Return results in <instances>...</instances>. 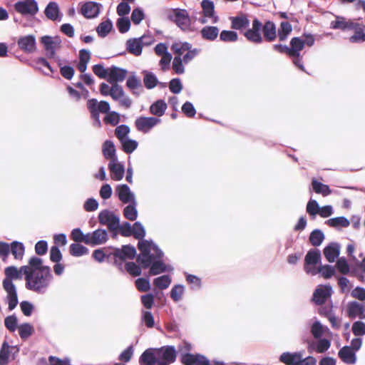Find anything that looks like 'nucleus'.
I'll return each instance as SVG.
<instances>
[{"label": "nucleus", "mask_w": 365, "mask_h": 365, "mask_svg": "<svg viewBox=\"0 0 365 365\" xmlns=\"http://www.w3.org/2000/svg\"><path fill=\"white\" fill-rule=\"evenodd\" d=\"M132 232L134 237L138 240H141L144 239L146 232L145 230V227L142 225L140 222H134L132 228Z\"/></svg>", "instance_id": "obj_55"}, {"label": "nucleus", "mask_w": 365, "mask_h": 365, "mask_svg": "<svg viewBox=\"0 0 365 365\" xmlns=\"http://www.w3.org/2000/svg\"><path fill=\"white\" fill-rule=\"evenodd\" d=\"M108 240L107 231L104 229H98L93 231L91 235L88 234V240H86V245H99L104 244Z\"/></svg>", "instance_id": "obj_25"}, {"label": "nucleus", "mask_w": 365, "mask_h": 365, "mask_svg": "<svg viewBox=\"0 0 365 365\" xmlns=\"http://www.w3.org/2000/svg\"><path fill=\"white\" fill-rule=\"evenodd\" d=\"M10 253L12 254L16 260H22L25 254L24 243L16 240L11 242Z\"/></svg>", "instance_id": "obj_34"}, {"label": "nucleus", "mask_w": 365, "mask_h": 365, "mask_svg": "<svg viewBox=\"0 0 365 365\" xmlns=\"http://www.w3.org/2000/svg\"><path fill=\"white\" fill-rule=\"evenodd\" d=\"M166 18L175 24L182 31H191L192 21L188 11L185 9L171 8L165 10Z\"/></svg>", "instance_id": "obj_4"}, {"label": "nucleus", "mask_w": 365, "mask_h": 365, "mask_svg": "<svg viewBox=\"0 0 365 365\" xmlns=\"http://www.w3.org/2000/svg\"><path fill=\"white\" fill-rule=\"evenodd\" d=\"M9 345L4 341L0 349V365H6L9 363Z\"/></svg>", "instance_id": "obj_60"}, {"label": "nucleus", "mask_w": 365, "mask_h": 365, "mask_svg": "<svg viewBox=\"0 0 365 365\" xmlns=\"http://www.w3.org/2000/svg\"><path fill=\"white\" fill-rule=\"evenodd\" d=\"M5 277L2 281V287L6 292V302L8 303L9 311L14 310L18 303V293L14 280L21 279L18 268L14 265L6 267L4 269Z\"/></svg>", "instance_id": "obj_2"}, {"label": "nucleus", "mask_w": 365, "mask_h": 365, "mask_svg": "<svg viewBox=\"0 0 365 365\" xmlns=\"http://www.w3.org/2000/svg\"><path fill=\"white\" fill-rule=\"evenodd\" d=\"M113 28V22L110 19L101 22L96 30L101 38L106 37Z\"/></svg>", "instance_id": "obj_38"}, {"label": "nucleus", "mask_w": 365, "mask_h": 365, "mask_svg": "<svg viewBox=\"0 0 365 365\" xmlns=\"http://www.w3.org/2000/svg\"><path fill=\"white\" fill-rule=\"evenodd\" d=\"M130 26L131 23L128 17H120L117 19L116 26L121 34H125L128 31Z\"/></svg>", "instance_id": "obj_57"}, {"label": "nucleus", "mask_w": 365, "mask_h": 365, "mask_svg": "<svg viewBox=\"0 0 365 365\" xmlns=\"http://www.w3.org/2000/svg\"><path fill=\"white\" fill-rule=\"evenodd\" d=\"M166 109L167 104L165 101L162 99L157 100L150 106V113L158 117L163 116Z\"/></svg>", "instance_id": "obj_39"}, {"label": "nucleus", "mask_w": 365, "mask_h": 365, "mask_svg": "<svg viewBox=\"0 0 365 365\" xmlns=\"http://www.w3.org/2000/svg\"><path fill=\"white\" fill-rule=\"evenodd\" d=\"M51 269L43 267L41 272L33 273L25 283L26 288L38 294H44L53 281Z\"/></svg>", "instance_id": "obj_3"}, {"label": "nucleus", "mask_w": 365, "mask_h": 365, "mask_svg": "<svg viewBox=\"0 0 365 365\" xmlns=\"http://www.w3.org/2000/svg\"><path fill=\"white\" fill-rule=\"evenodd\" d=\"M88 252L89 250L79 242L72 243L69 246V253L73 257H81Z\"/></svg>", "instance_id": "obj_48"}, {"label": "nucleus", "mask_w": 365, "mask_h": 365, "mask_svg": "<svg viewBox=\"0 0 365 365\" xmlns=\"http://www.w3.org/2000/svg\"><path fill=\"white\" fill-rule=\"evenodd\" d=\"M96 99L91 98L87 101V108L91 113V117L93 120V125L96 127H101V122L100 120V113L95 108L96 105Z\"/></svg>", "instance_id": "obj_37"}, {"label": "nucleus", "mask_w": 365, "mask_h": 365, "mask_svg": "<svg viewBox=\"0 0 365 365\" xmlns=\"http://www.w3.org/2000/svg\"><path fill=\"white\" fill-rule=\"evenodd\" d=\"M28 264L33 273L41 272L43 267L51 268L49 266L43 264V259L36 256H32L29 259Z\"/></svg>", "instance_id": "obj_50"}, {"label": "nucleus", "mask_w": 365, "mask_h": 365, "mask_svg": "<svg viewBox=\"0 0 365 365\" xmlns=\"http://www.w3.org/2000/svg\"><path fill=\"white\" fill-rule=\"evenodd\" d=\"M171 282V277L169 275L164 274L155 278L153 280V284L160 289H165L170 286Z\"/></svg>", "instance_id": "obj_52"}, {"label": "nucleus", "mask_w": 365, "mask_h": 365, "mask_svg": "<svg viewBox=\"0 0 365 365\" xmlns=\"http://www.w3.org/2000/svg\"><path fill=\"white\" fill-rule=\"evenodd\" d=\"M149 274L158 275L165 272H171L174 268L170 265H167L163 259H149Z\"/></svg>", "instance_id": "obj_20"}, {"label": "nucleus", "mask_w": 365, "mask_h": 365, "mask_svg": "<svg viewBox=\"0 0 365 365\" xmlns=\"http://www.w3.org/2000/svg\"><path fill=\"white\" fill-rule=\"evenodd\" d=\"M80 9L78 13L83 15L86 19H94L96 18L102 8V4L93 1L86 2H80L78 4Z\"/></svg>", "instance_id": "obj_10"}, {"label": "nucleus", "mask_w": 365, "mask_h": 365, "mask_svg": "<svg viewBox=\"0 0 365 365\" xmlns=\"http://www.w3.org/2000/svg\"><path fill=\"white\" fill-rule=\"evenodd\" d=\"M46 18L53 21H61L63 14L60 11L59 6L56 1H50L44 9Z\"/></svg>", "instance_id": "obj_23"}, {"label": "nucleus", "mask_w": 365, "mask_h": 365, "mask_svg": "<svg viewBox=\"0 0 365 365\" xmlns=\"http://www.w3.org/2000/svg\"><path fill=\"white\" fill-rule=\"evenodd\" d=\"M137 201H133L128 202V205L125 206L123 209V213L124 217L130 221H134L138 217V210H137Z\"/></svg>", "instance_id": "obj_40"}, {"label": "nucleus", "mask_w": 365, "mask_h": 365, "mask_svg": "<svg viewBox=\"0 0 365 365\" xmlns=\"http://www.w3.org/2000/svg\"><path fill=\"white\" fill-rule=\"evenodd\" d=\"M230 20L231 22V29H232L242 31L249 29L250 21L245 14L241 13L237 16H230Z\"/></svg>", "instance_id": "obj_26"}, {"label": "nucleus", "mask_w": 365, "mask_h": 365, "mask_svg": "<svg viewBox=\"0 0 365 365\" xmlns=\"http://www.w3.org/2000/svg\"><path fill=\"white\" fill-rule=\"evenodd\" d=\"M353 30L355 31L354 34L351 36L349 38V41L351 43H360V42H364L365 41V33L360 27V25L359 24V26L356 27V29H354Z\"/></svg>", "instance_id": "obj_64"}, {"label": "nucleus", "mask_w": 365, "mask_h": 365, "mask_svg": "<svg viewBox=\"0 0 365 365\" xmlns=\"http://www.w3.org/2000/svg\"><path fill=\"white\" fill-rule=\"evenodd\" d=\"M159 123H160V118L140 116L135 120V125L138 131L147 133Z\"/></svg>", "instance_id": "obj_14"}, {"label": "nucleus", "mask_w": 365, "mask_h": 365, "mask_svg": "<svg viewBox=\"0 0 365 365\" xmlns=\"http://www.w3.org/2000/svg\"><path fill=\"white\" fill-rule=\"evenodd\" d=\"M201 6L205 17L213 18L212 22L214 24L218 21V16L214 15L215 5L213 1L210 0H202L201 2Z\"/></svg>", "instance_id": "obj_36"}, {"label": "nucleus", "mask_w": 365, "mask_h": 365, "mask_svg": "<svg viewBox=\"0 0 365 365\" xmlns=\"http://www.w3.org/2000/svg\"><path fill=\"white\" fill-rule=\"evenodd\" d=\"M34 331V327L29 323H24L19 327V334L22 339H26L31 336Z\"/></svg>", "instance_id": "obj_54"}, {"label": "nucleus", "mask_w": 365, "mask_h": 365, "mask_svg": "<svg viewBox=\"0 0 365 365\" xmlns=\"http://www.w3.org/2000/svg\"><path fill=\"white\" fill-rule=\"evenodd\" d=\"M145 38V36H142L139 38H133L128 39L125 43L126 51L129 53H131L135 56L141 55L143 45L150 44V42L144 43L143 39Z\"/></svg>", "instance_id": "obj_15"}, {"label": "nucleus", "mask_w": 365, "mask_h": 365, "mask_svg": "<svg viewBox=\"0 0 365 365\" xmlns=\"http://www.w3.org/2000/svg\"><path fill=\"white\" fill-rule=\"evenodd\" d=\"M332 292V288L330 285L320 286L314 291L312 300L316 304L322 305L331 297Z\"/></svg>", "instance_id": "obj_17"}, {"label": "nucleus", "mask_w": 365, "mask_h": 365, "mask_svg": "<svg viewBox=\"0 0 365 365\" xmlns=\"http://www.w3.org/2000/svg\"><path fill=\"white\" fill-rule=\"evenodd\" d=\"M130 131V127L127 125L122 124L116 127L115 134L119 141L128 138V134Z\"/></svg>", "instance_id": "obj_62"}, {"label": "nucleus", "mask_w": 365, "mask_h": 365, "mask_svg": "<svg viewBox=\"0 0 365 365\" xmlns=\"http://www.w3.org/2000/svg\"><path fill=\"white\" fill-rule=\"evenodd\" d=\"M316 341L308 342L307 350L309 353L316 351L319 354L325 353L331 346V341L327 338L315 339Z\"/></svg>", "instance_id": "obj_18"}, {"label": "nucleus", "mask_w": 365, "mask_h": 365, "mask_svg": "<svg viewBox=\"0 0 365 365\" xmlns=\"http://www.w3.org/2000/svg\"><path fill=\"white\" fill-rule=\"evenodd\" d=\"M119 216L115 215L112 211L103 210L98 214V221L101 225H106L108 229L113 232L112 237L117 236V226H118Z\"/></svg>", "instance_id": "obj_6"}, {"label": "nucleus", "mask_w": 365, "mask_h": 365, "mask_svg": "<svg viewBox=\"0 0 365 365\" xmlns=\"http://www.w3.org/2000/svg\"><path fill=\"white\" fill-rule=\"evenodd\" d=\"M140 365H158L157 348L145 349L139 358Z\"/></svg>", "instance_id": "obj_21"}, {"label": "nucleus", "mask_w": 365, "mask_h": 365, "mask_svg": "<svg viewBox=\"0 0 365 365\" xmlns=\"http://www.w3.org/2000/svg\"><path fill=\"white\" fill-rule=\"evenodd\" d=\"M351 331L356 336L365 335V323L361 319L352 324Z\"/></svg>", "instance_id": "obj_63"}, {"label": "nucleus", "mask_w": 365, "mask_h": 365, "mask_svg": "<svg viewBox=\"0 0 365 365\" xmlns=\"http://www.w3.org/2000/svg\"><path fill=\"white\" fill-rule=\"evenodd\" d=\"M126 86L130 91L133 95L138 96L140 93L135 90L139 88H142L141 81L135 74L130 76L126 81Z\"/></svg>", "instance_id": "obj_47"}, {"label": "nucleus", "mask_w": 365, "mask_h": 365, "mask_svg": "<svg viewBox=\"0 0 365 365\" xmlns=\"http://www.w3.org/2000/svg\"><path fill=\"white\" fill-rule=\"evenodd\" d=\"M346 314L351 319H365V302L364 304L357 301L349 302L346 306Z\"/></svg>", "instance_id": "obj_12"}, {"label": "nucleus", "mask_w": 365, "mask_h": 365, "mask_svg": "<svg viewBox=\"0 0 365 365\" xmlns=\"http://www.w3.org/2000/svg\"><path fill=\"white\" fill-rule=\"evenodd\" d=\"M200 34L204 40L213 41L219 34V29L215 26H205L200 30Z\"/></svg>", "instance_id": "obj_35"}, {"label": "nucleus", "mask_w": 365, "mask_h": 365, "mask_svg": "<svg viewBox=\"0 0 365 365\" xmlns=\"http://www.w3.org/2000/svg\"><path fill=\"white\" fill-rule=\"evenodd\" d=\"M322 255L321 252L318 249L309 250L304 257V269L307 274H313L314 269H317L314 266L321 264Z\"/></svg>", "instance_id": "obj_9"}, {"label": "nucleus", "mask_w": 365, "mask_h": 365, "mask_svg": "<svg viewBox=\"0 0 365 365\" xmlns=\"http://www.w3.org/2000/svg\"><path fill=\"white\" fill-rule=\"evenodd\" d=\"M128 71L125 68L112 66L108 68L107 81L110 84L122 82L125 78Z\"/></svg>", "instance_id": "obj_22"}, {"label": "nucleus", "mask_w": 365, "mask_h": 365, "mask_svg": "<svg viewBox=\"0 0 365 365\" xmlns=\"http://www.w3.org/2000/svg\"><path fill=\"white\" fill-rule=\"evenodd\" d=\"M292 31V26L288 21H282L277 31V37L278 36L280 41H284Z\"/></svg>", "instance_id": "obj_43"}, {"label": "nucleus", "mask_w": 365, "mask_h": 365, "mask_svg": "<svg viewBox=\"0 0 365 365\" xmlns=\"http://www.w3.org/2000/svg\"><path fill=\"white\" fill-rule=\"evenodd\" d=\"M305 46L304 41L300 37H293L290 41L289 57H298Z\"/></svg>", "instance_id": "obj_31"}, {"label": "nucleus", "mask_w": 365, "mask_h": 365, "mask_svg": "<svg viewBox=\"0 0 365 365\" xmlns=\"http://www.w3.org/2000/svg\"><path fill=\"white\" fill-rule=\"evenodd\" d=\"M338 356L345 364H354L356 362V351L348 345L339 349Z\"/></svg>", "instance_id": "obj_28"}, {"label": "nucleus", "mask_w": 365, "mask_h": 365, "mask_svg": "<svg viewBox=\"0 0 365 365\" xmlns=\"http://www.w3.org/2000/svg\"><path fill=\"white\" fill-rule=\"evenodd\" d=\"M157 350L158 365H170L176 361L178 351L174 346H163Z\"/></svg>", "instance_id": "obj_7"}, {"label": "nucleus", "mask_w": 365, "mask_h": 365, "mask_svg": "<svg viewBox=\"0 0 365 365\" xmlns=\"http://www.w3.org/2000/svg\"><path fill=\"white\" fill-rule=\"evenodd\" d=\"M359 26V24L351 21H346L342 16H336V19L330 24V28L333 29H341L342 31L353 30Z\"/></svg>", "instance_id": "obj_24"}, {"label": "nucleus", "mask_w": 365, "mask_h": 365, "mask_svg": "<svg viewBox=\"0 0 365 365\" xmlns=\"http://www.w3.org/2000/svg\"><path fill=\"white\" fill-rule=\"evenodd\" d=\"M143 73L144 74L143 83L147 89H153L158 86L159 81L153 72L143 71Z\"/></svg>", "instance_id": "obj_44"}, {"label": "nucleus", "mask_w": 365, "mask_h": 365, "mask_svg": "<svg viewBox=\"0 0 365 365\" xmlns=\"http://www.w3.org/2000/svg\"><path fill=\"white\" fill-rule=\"evenodd\" d=\"M113 252L109 254L112 255L115 259L121 261L126 259H133L136 256V249L131 245H124L121 247H110Z\"/></svg>", "instance_id": "obj_13"}, {"label": "nucleus", "mask_w": 365, "mask_h": 365, "mask_svg": "<svg viewBox=\"0 0 365 365\" xmlns=\"http://www.w3.org/2000/svg\"><path fill=\"white\" fill-rule=\"evenodd\" d=\"M243 35L248 41L255 44H260L264 40L272 42L277 38L276 25L269 20L262 24L257 18H255L252 28L245 30Z\"/></svg>", "instance_id": "obj_1"}, {"label": "nucleus", "mask_w": 365, "mask_h": 365, "mask_svg": "<svg viewBox=\"0 0 365 365\" xmlns=\"http://www.w3.org/2000/svg\"><path fill=\"white\" fill-rule=\"evenodd\" d=\"M19 48L26 53H32L36 50V40L33 34L20 36L17 41Z\"/></svg>", "instance_id": "obj_16"}, {"label": "nucleus", "mask_w": 365, "mask_h": 365, "mask_svg": "<svg viewBox=\"0 0 365 365\" xmlns=\"http://www.w3.org/2000/svg\"><path fill=\"white\" fill-rule=\"evenodd\" d=\"M120 143L121 144L122 150L127 154L132 153L137 149L138 145V143L135 140L130 139L129 138L121 140Z\"/></svg>", "instance_id": "obj_51"}, {"label": "nucleus", "mask_w": 365, "mask_h": 365, "mask_svg": "<svg viewBox=\"0 0 365 365\" xmlns=\"http://www.w3.org/2000/svg\"><path fill=\"white\" fill-rule=\"evenodd\" d=\"M335 269L330 264L320 265L319 268L314 269L312 275H316L320 273L322 276L325 279H330L335 274Z\"/></svg>", "instance_id": "obj_49"}, {"label": "nucleus", "mask_w": 365, "mask_h": 365, "mask_svg": "<svg viewBox=\"0 0 365 365\" xmlns=\"http://www.w3.org/2000/svg\"><path fill=\"white\" fill-rule=\"evenodd\" d=\"M323 253L327 260L332 263L336 258H339L340 245L336 242H330L324 248Z\"/></svg>", "instance_id": "obj_27"}, {"label": "nucleus", "mask_w": 365, "mask_h": 365, "mask_svg": "<svg viewBox=\"0 0 365 365\" xmlns=\"http://www.w3.org/2000/svg\"><path fill=\"white\" fill-rule=\"evenodd\" d=\"M324 239L325 235L324 232L319 229H315L312 231L309 237V240L311 245L314 247L320 246Z\"/></svg>", "instance_id": "obj_45"}, {"label": "nucleus", "mask_w": 365, "mask_h": 365, "mask_svg": "<svg viewBox=\"0 0 365 365\" xmlns=\"http://www.w3.org/2000/svg\"><path fill=\"white\" fill-rule=\"evenodd\" d=\"M108 169L112 174V178L115 180H120L125 174L124 165L118 161V159L109 161Z\"/></svg>", "instance_id": "obj_29"}, {"label": "nucleus", "mask_w": 365, "mask_h": 365, "mask_svg": "<svg viewBox=\"0 0 365 365\" xmlns=\"http://www.w3.org/2000/svg\"><path fill=\"white\" fill-rule=\"evenodd\" d=\"M238 39V34L235 31L222 30L220 34V40L224 42H235Z\"/></svg>", "instance_id": "obj_56"}, {"label": "nucleus", "mask_w": 365, "mask_h": 365, "mask_svg": "<svg viewBox=\"0 0 365 365\" xmlns=\"http://www.w3.org/2000/svg\"><path fill=\"white\" fill-rule=\"evenodd\" d=\"M329 331L327 326H324L319 320H316L311 326L310 331L314 339L322 337L324 334Z\"/></svg>", "instance_id": "obj_42"}, {"label": "nucleus", "mask_w": 365, "mask_h": 365, "mask_svg": "<svg viewBox=\"0 0 365 365\" xmlns=\"http://www.w3.org/2000/svg\"><path fill=\"white\" fill-rule=\"evenodd\" d=\"M326 224L334 228L347 227L350 225L349 220L344 216L335 217L326 221Z\"/></svg>", "instance_id": "obj_41"}, {"label": "nucleus", "mask_w": 365, "mask_h": 365, "mask_svg": "<svg viewBox=\"0 0 365 365\" xmlns=\"http://www.w3.org/2000/svg\"><path fill=\"white\" fill-rule=\"evenodd\" d=\"M336 267L337 270L343 274H347L350 272L354 274H356L357 273V268L355 267H351L347 259L344 257L338 258Z\"/></svg>", "instance_id": "obj_33"}, {"label": "nucleus", "mask_w": 365, "mask_h": 365, "mask_svg": "<svg viewBox=\"0 0 365 365\" xmlns=\"http://www.w3.org/2000/svg\"><path fill=\"white\" fill-rule=\"evenodd\" d=\"M118 199L125 204L136 200L135 194L130 190L126 184H120L116 186L115 190Z\"/></svg>", "instance_id": "obj_19"}, {"label": "nucleus", "mask_w": 365, "mask_h": 365, "mask_svg": "<svg viewBox=\"0 0 365 365\" xmlns=\"http://www.w3.org/2000/svg\"><path fill=\"white\" fill-rule=\"evenodd\" d=\"M155 242L153 240H141L138 241V248L140 251V254L138 256L137 261L140 264L143 268L149 267V259L153 257L151 250Z\"/></svg>", "instance_id": "obj_5"}, {"label": "nucleus", "mask_w": 365, "mask_h": 365, "mask_svg": "<svg viewBox=\"0 0 365 365\" xmlns=\"http://www.w3.org/2000/svg\"><path fill=\"white\" fill-rule=\"evenodd\" d=\"M319 207L320 206L317 200L310 199L307 204L306 211L312 219H314L316 215L319 214Z\"/></svg>", "instance_id": "obj_58"}, {"label": "nucleus", "mask_w": 365, "mask_h": 365, "mask_svg": "<svg viewBox=\"0 0 365 365\" xmlns=\"http://www.w3.org/2000/svg\"><path fill=\"white\" fill-rule=\"evenodd\" d=\"M102 153L104 158L110 161L118 159L115 146L111 140H106L103 142L102 145Z\"/></svg>", "instance_id": "obj_30"}, {"label": "nucleus", "mask_w": 365, "mask_h": 365, "mask_svg": "<svg viewBox=\"0 0 365 365\" xmlns=\"http://www.w3.org/2000/svg\"><path fill=\"white\" fill-rule=\"evenodd\" d=\"M301 351L284 352L279 356V361L286 365H299Z\"/></svg>", "instance_id": "obj_32"}, {"label": "nucleus", "mask_w": 365, "mask_h": 365, "mask_svg": "<svg viewBox=\"0 0 365 365\" xmlns=\"http://www.w3.org/2000/svg\"><path fill=\"white\" fill-rule=\"evenodd\" d=\"M185 287L182 284H175L173 287L170 290L171 299L178 302L182 299V296L184 294Z\"/></svg>", "instance_id": "obj_59"}, {"label": "nucleus", "mask_w": 365, "mask_h": 365, "mask_svg": "<svg viewBox=\"0 0 365 365\" xmlns=\"http://www.w3.org/2000/svg\"><path fill=\"white\" fill-rule=\"evenodd\" d=\"M71 237L76 242L86 244V240H88V234L84 235L80 228H75L71 231Z\"/></svg>", "instance_id": "obj_61"}, {"label": "nucleus", "mask_w": 365, "mask_h": 365, "mask_svg": "<svg viewBox=\"0 0 365 365\" xmlns=\"http://www.w3.org/2000/svg\"><path fill=\"white\" fill-rule=\"evenodd\" d=\"M14 9L23 16H34L38 12V5L36 0H21L14 5Z\"/></svg>", "instance_id": "obj_8"}, {"label": "nucleus", "mask_w": 365, "mask_h": 365, "mask_svg": "<svg viewBox=\"0 0 365 365\" xmlns=\"http://www.w3.org/2000/svg\"><path fill=\"white\" fill-rule=\"evenodd\" d=\"M140 320L141 322L148 329H151L155 326V319L150 311L142 310Z\"/></svg>", "instance_id": "obj_53"}, {"label": "nucleus", "mask_w": 365, "mask_h": 365, "mask_svg": "<svg viewBox=\"0 0 365 365\" xmlns=\"http://www.w3.org/2000/svg\"><path fill=\"white\" fill-rule=\"evenodd\" d=\"M40 41L43 44L46 52V56L48 58H54L56 56V48L60 46L61 43L60 37L58 36L52 37L46 35L42 36Z\"/></svg>", "instance_id": "obj_11"}, {"label": "nucleus", "mask_w": 365, "mask_h": 365, "mask_svg": "<svg viewBox=\"0 0 365 365\" xmlns=\"http://www.w3.org/2000/svg\"><path fill=\"white\" fill-rule=\"evenodd\" d=\"M312 185L313 190L317 194H322L326 197L331 193V190L328 185L323 184L316 179H313L312 181Z\"/></svg>", "instance_id": "obj_46"}]
</instances>
